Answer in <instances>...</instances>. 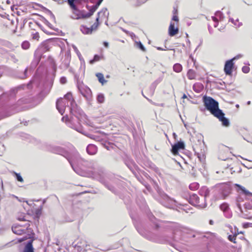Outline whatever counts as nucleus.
Listing matches in <instances>:
<instances>
[{"mask_svg": "<svg viewBox=\"0 0 252 252\" xmlns=\"http://www.w3.org/2000/svg\"><path fill=\"white\" fill-rule=\"evenodd\" d=\"M87 136L91 139H94L97 141H100L101 140V138L98 135L89 134L87 135Z\"/></svg>", "mask_w": 252, "mask_h": 252, "instance_id": "obj_34", "label": "nucleus"}, {"mask_svg": "<svg viewBox=\"0 0 252 252\" xmlns=\"http://www.w3.org/2000/svg\"><path fill=\"white\" fill-rule=\"evenodd\" d=\"M26 239V238H22V239H19L18 240V242H21L24 240H25Z\"/></svg>", "mask_w": 252, "mask_h": 252, "instance_id": "obj_60", "label": "nucleus"}, {"mask_svg": "<svg viewBox=\"0 0 252 252\" xmlns=\"http://www.w3.org/2000/svg\"><path fill=\"white\" fill-rule=\"evenodd\" d=\"M97 0H89V1L91 2V3H94L95 2V1H96ZM89 1V0H88V1Z\"/></svg>", "mask_w": 252, "mask_h": 252, "instance_id": "obj_61", "label": "nucleus"}, {"mask_svg": "<svg viewBox=\"0 0 252 252\" xmlns=\"http://www.w3.org/2000/svg\"><path fill=\"white\" fill-rule=\"evenodd\" d=\"M242 71L245 73H247L250 71V68L247 66H244L242 67Z\"/></svg>", "mask_w": 252, "mask_h": 252, "instance_id": "obj_45", "label": "nucleus"}, {"mask_svg": "<svg viewBox=\"0 0 252 252\" xmlns=\"http://www.w3.org/2000/svg\"><path fill=\"white\" fill-rule=\"evenodd\" d=\"M237 206L239 208V209L241 210V207L240 204L238 203L237 204Z\"/></svg>", "mask_w": 252, "mask_h": 252, "instance_id": "obj_62", "label": "nucleus"}, {"mask_svg": "<svg viewBox=\"0 0 252 252\" xmlns=\"http://www.w3.org/2000/svg\"><path fill=\"white\" fill-rule=\"evenodd\" d=\"M88 2V0H66V1L72 10V15L70 18L73 19L79 20L87 19L91 17L89 12L85 13L84 10H80L78 5L81 2Z\"/></svg>", "mask_w": 252, "mask_h": 252, "instance_id": "obj_3", "label": "nucleus"}, {"mask_svg": "<svg viewBox=\"0 0 252 252\" xmlns=\"http://www.w3.org/2000/svg\"><path fill=\"white\" fill-rule=\"evenodd\" d=\"M56 149V153L65 157L68 161L73 170L76 172H77L76 167L81 168L82 166L87 167L89 165L88 161L80 157L78 153L71 156L65 152L61 147H58Z\"/></svg>", "mask_w": 252, "mask_h": 252, "instance_id": "obj_2", "label": "nucleus"}, {"mask_svg": "<svg viewBox=\"0 0 252 252\" xmlns=\"http://www.w3.org/2000/svg\"><path fill=\"white\" fill-rule=\"evenodd\" d=\"M212 19L215 22H219V20L218 18L216 16H212L211 17Z\"/></svg>", "mask_w": 252, "mask_h": 252, "instance_id": "obj_53", "label": "nucleus"}, {"mask_svg": "<svg viewBox=\"0 0 252 252\" xmlns=\"http://www.w3.org/2000/svg\"><path fill=\"white\" fill-rule=\"evenodd\" d=\"M43 209V205H41L38 208L36 209L33 213L34 219H37V220L40 218Z\"/></svg>", "mask_w": 252, "mask_h": 252, "instance_id": "obj_22", "label": "nucleus"}, {"mask_svg": "<svg viewBox=\"0 0 252 252\" xmlns=\"http://www.w3.org/2000/svg\"><path fill=\"white\" fill-rule=\"evenodd\" d=\"M236 235H229L228 236V239L231 241V242H233V243H235V239H236Z\"/></svg>", "mask_w": 252, "mask_h": 252, "instance_id": "obj_46", "label": "nucleus"}, {"mask_svg": "<svg viewBox=\"0 0 252 252\" xmlns=\"http://www.w3.org/2000/svg\"><path fill=\"white\" fill-rule=\"evenodd\" d=\"M32 83V82L31 81L26 86L28 89H30L31 88Z\"/></svg>", "mask_w": 252, "mask_h": 252, "instance_id": "obj_55", "label": "nucleus"}, {"mask_svg": "<svg viewBox=\"0 0 252 252\" xmlns=\"http://www.w3.org/2000/svg\"><path fill=\"white\" fill-rule=\"evenodd\" d=\"M65 119V120H66V121H68V123L67 124V125H68L69 126H70V127H71L72 128H73V129H75L76 131H78V132H80V133H82V131H81V128H78L77 127V126H71L70 125V124L72 125V123H73V124H74L76 121L78 122V117H75V118H71V119L70 120H69V119H68V117H67V116H66L65 117H63L62 118V120L63 121H64V120Z\"/></svg>", "mask_w": 252, "mask_h": 252, "instance_id": "obj_13", "label": "nucleus"}, {"mask_svg": "<svg viewBox=\"0 0 252 252\" xmlns=\"http://www.w3.org/2000/svg\"><path fill=\"white\" fill-rule=\"evenodd\" d=\"M68 102L65 100H63L62 98H59L56 102V108L61 115H63L65 107H69Z\"/></svg>", "mask_w": 252, "mask_h": 252, "instance_id": "obj_8", "label": "nucleus"}, {"mask_svg": "<svg viewBox=\"0 0 252 252\" xmlns=\"http://www.w3.org/2000/svg\"><path fill=\"white\" fill-rule=\"evenodd\" d=\"M172 19V20L176 21V22H178V21H179L178 17L177 15H174L173 16Z\"/></svg>", "mask_w": 252, "mask_h": 252, "instance_id": "obj_52", "label": "nucleus"}, {"mask_svg": "<svg viewBox=\"0 0 252 252\" xmlns=\"http://www.w3.org/2000/svg\"><path fill=\"white\" fill-rule=\"evenodd\" d=\"M229 21L230 22H232L233 24H234V25H236V22L238 21V19H237L235 21L232 18H229Z\"/></svg>", "mask_w": 252, "mask_h": 252, "instance_id": "obj_50", "label": "nucleus"}, {"mask_svg": "<svg viewBox=\"0 0 252 252\" xmlns=\"http://www.w3.org/2000/svg\"><path fill=\"white\" fill-rule=\"evenodd\" d=\"M173 70L174 71H175L176 72H180L182 70V66L181 64L180 63H175L174 65H173Z\"/></svg>", "mask_w": 252, "mask_h": 252, "instance_id": "obj_31", "label": "nucleus"}, {"mask_svg": "<svg viewBox=\"0 0 252 252\" xmlns=\"http://www.w3.org/2000/svg\"><path fill=\"white\" fill-rule=\"evenodd\" d=\"M27 72H28V68H26L25 71H24V76L23 77H21L22 79H25L26 78H27Z\"/></svg>", "mask_w": 252, "mask_h": 252, "instance_id": "obj_49", "label": "nucleus"}, {"mask_svg": "<svg viewBox=\"0 0 252 252\" xmlns=\"http://www.w3.org/2000/svg\"><path fill=\"white\" fill-rule=\"evenodd\" d=\"M98 25H99L98 21L96 22V21L95 20V22L90 28V29L92 30V32L93 30L96 29L97 28Z\"/></svg>", "mask_w": 252, "mask_h": 252, "instance_id": "obj_43", "label": "nucleus"}, {"mask_svg": "<svg viewBox=\"0 0 252 252\" xmlns=\"http://www.w3.org/2000/svg\"><path fill=\"white\" fill-rule=\"evenodd\" d=\"M187 76L190 80L194 79L195 77V72L193 69H189L187 73Z\"/></svg>", "mask_w": 252, "mask_h": 252, "instance_id": "obj_30", "label": "nucleus"}, {"mask_svg": "<svg viewBox=\"0 0 252 252\" xmlns=\"http://www.w3.org/2000/svg\"><path fill=\"white\" fill-rule=\"evenodd\" d=\"M203 86L200 83H197L193 85V89L196 93H199L203 89Z\"/></svg>", "mask_w": 252, "mask_h": 252, "instance_id": "obj_24", "label": "nucleus"}, {"mask_svg": "<svg viewBox=\"0 0 252 252\" xmlns=\"http://www.w3.org/2000/svg\"><path fill=\"white\" fill-rule=\"evenodd\" d=\"M103 0H97L95 4L93 5L91 7H90L89 5H87V8L89 10V12L90 13V15L91 16L93 15L94 13L96 11V10L98 8L100 4L101 3Z\"/></svg>", "mask_w": 252, "mask_h": 252, "instance_id": "obj_17", "label": "nucleus"}, {"mask_svg": "<svg viewBox=\"0 0 252 252\" xmlns=\"http://www.w3.org/2000/svg\"><path fill=\"white\" fill-rule=\"evenodd\" d=\"M109 13L107 8H103L101 10L97 13V17L96 18V22L99 21V19L106 18L108 19Z\"/></svg>", "mask_w": 252, "mask_h": 252, "instance_id": "obj_14", "label": "nucleus"}, {"mask_svg": "<svg viewBox=\"0 0 252 252\" xmlns=\"http://www.w3.org/2000/svg\"><path fill=\"white\" fill-rule=\"evenodd\" d=\"M103 0H97L95 4L93 5L91 7H90L89 5H87V8L89 10V12L90 13V15L91 16L93 15L94 13L96 11V10L98 8L100 4L101 3Z\"/></svg>", "mask_w": 252, "mask_h": 252, "instance_id": "obj_18", "label": "nucleus"}, {"mask_svg": "<svg viewBox=\"0 0 252 252\" xmlns=\"http://www.w3.org/2000/svg\"><path fill=\"white\" fill-rule=\"evenodd\" d=\"M26 202L27 203L28 205L31 206H32V205H35V204H34L33 202L30 203L28 201H26Z\"/></svg>", "mask_w": 252, "mask_h": 252, "instance_id": "obj_56", "label": "nucleus"}, {"mask_svg": "<svg viewBox=\"0 0 252 252\" xmlns=\"http://www.w3.org/2000/svg\"><path fill=\"white\" fill-rule=\"evenodd\" d=\"M215 16L219 17L220 20H222L224 18L223 13L220 11H217L215 12Z\"/></svg>", "mask_w": 252, "mask_h": 252, "instance_id": "obj_40", "label": "nucleus"}, {"mask_svg": "<svg viewBox=\"0 0 252 252\" xmlns=\"http://www.w3.org/2000/svg\"><path fill=\"white\" fill-rule=\"evenodd\" d=\"M25 229L24 228H21L20 226H14L12 227L13 232L18 235H21L24 232Z\"/></svg>", "mask_w": 252, "mask_h": 252, "instance_id": "obj_23", "label": "nucleus"}, {"mask_svg": "<svg viewBox=\"0 0 252 252\" xmlns=\"http://www.w3.org/2000/svg\"><path fill=\"white\" fill-rule=\"evenodd\" d=\"M100 60V56L98 55H95L92 60L90 61L91 64H93L94 62L98 61Z\"/></svg>", "mask_w": 252, "mask_h": 252, "instance_id": "obj_36", "label": "nucleus"}, {"mask_svg": "<svg viewBox=\"0 0 252 252\" xmlns=\"http://www.w3.org/2000/svg\"><path fill=\"white\" fill-rule=\"evenodd\" d=\"M41 7L45 11H46V12H47L48 13H49L51 17L53 18L54 19H55V17L54 16V15L52 13V12L49 9H48L47 8H46V7L43 6H41Z\"/></svg>", "mask_w": 252, "mask_h": 252, "instance_id": "obj_39", "label": "nucleus"}, {"mask_svg": "<svg viewBox=\"0 0 252 252\" xmlns=\"http://www.w3.org/2000/svg\"><path fill=\"white\" fill-rule=\"evenodd\" d=\"M18 220H22V221H24V220H26V219H25L24 217H22V218H19L18 219Z\"/></svg>", "mask_w": 252, "mask_h": 252, "instance_id": "obj_57", "label": "nucleus"}, {"mask_svg": "<svg viewBox=\"0 0 252 252\" xmlns=\"http://www.w3.org/2000/svg\"><path fill=\"white\" fill-rule=\"evenodd\" d=\"M99 181L103 184L109 190L112 192L115 191V188L113 186L109 185V184L103 179H100Z\"/></svg>", "mask_w": 252, "mask_h": 252, "instance_id": "obj_26", "label": "nucleus"}, {"mask_svg": "<svg viewBox=\"0 0 252 252\" xmlns=\"http://www.w3.org/2000/svg\"><path fill=\"white\" fill-rule=\"evenodd\" d=\"M60 83L62 84H64L66 83L67 80L65 77L63 76L60 78Z\"/></svg>", "mask_w": 252, "mask_h": 252, "instance_id": "obj_47", "label": "nucleus"}, {"mask_svg": "<svg viewBox=\"0 0 252 252\" xmlns=\"http://www.w3.org/2000/svg\"><path fill=\"white\" fill-rule=\"evenodd\" d=\"M27 102V100L24 98L19 99L16 104L8 107H4L0 109V120L8 117L13 114L21 111V109L17 106Z\"/></svg>", "mask_w": 252, "mask_h": 252, "instance_id": "obj_4", "label": "nucleus"}, {"mask_svg": "<svg viewBox=\"0 0 252 252\" xmlns=\"http://www.w3.org/2000/svg\"><path fill=\"white\" fill-rule=\"evenodd\" d=\"M39 38V33L38 32H36L32 34V38L33 39L38 40Z\"/></svg>", "mask_w": 252, "mask_h": 252, "instance_id": "obj_48", "label": "nucleus"}, {"mask_svg": "<svg viewBox=\"0 0 252 252\" xmlns=\"http://www.w3.org/2000/svg\"><path fill=\"white\" fill-rule=\"evenodd\" d=\"M146 1H147V0H142L141 2H140L138 0L136 5L139 6V5H141V4L145 3Z\"/></svg>", "mask_w": 252, "mask_h": 252, "instance_id": "obj_51", "label": "nucleus"}, {"mask_svg": "<svg viewBox=\"0 0 252 252\" xmlns=\"http://www.w3.org/2000/svg\"><path fill=\"white\" fill-rule=\"evenodd\" d=\"M173 135L174 138H176V137L177 136L175 133H173Z\"/></svg>", "mask_w": 252, "mask_h": 252, "instance_id": "obj_64", "label": "nucleus"}, {"mask_svg": "<svg viewBox=\"0 0 252 252\" xmlns=\"http://www.w3.org/2000/svg\"><path fill=\"white\" fill-rule=\"evenodd\" d=\"M9 57L10 58V59L14 63H16L18 61V60L16 58L15 56L13 54H11L9 55Z\"/></svg>", "mask_w": 252, "mask_h": 252, "instance_id": "obj_44", "label": "nucleus"}, {"mask_svg": "<svg viewBox=\"0 0 252 252\" xmlns=\"http://www.w3.org/2000/svg\"><path fill=\"white\" fill-rule=\"evenodd\" d=\"M185 148V143L183 141H180L172 145L171 151L174 155H177L178 154L180 150H184Z\"/></svg>", "mask_w": 252, "mask_h": 252, "instance_id": "obj_9", "label": "nucleus"}, {"mask_svg": "<svg viewBox=\"0 0 252 252\" xmlns=\"http://www.w3.org/2000/svg\"><path fill=\"white\" fill-rule=\"evenodd\" d=\"M63 100H65L69 103L70 106L69 109L71 113H72L73 110L76 106V104L75 103V100L72 97V94L71 93H68L64 95V99Z\"/></svg>", "mask_w": 252, "mask_h": 252, "instance_id": "obj_12", "label": "nucleus"}, {"mask_svg": "<svg viewBox=\"0 0 252 252\" xmlns=\"http://www.w3.org/2000/svg\"><path fill=\"white\" fill-rule=\"evenodd\" d=\"M157 49L158 50H160V51H163V50H165V49L162 48L161 47H157Z\"/></svg>", "mask_w": 252, "mask_h": 252, "instance_id": "obj_59", "label": "nucleus"}, {"mask_svg": "<svg viewBox=\"0 0 252 252\" xmlns=\"http://www.w3.org/2000/svg\"><path fill=\"white\" fill-rule=\"evenodd\" d=\"M199 187V185L197 183H193L189 185V188L190 190H195L197 189Z\"/></svg>", "mask_w": 252, "mask_h": 252, "instance_id": "obj_32", "label": "nucleus"}, {"mask_svg": "<svg viewBox=\"0 0 252 252\" xmlns=\"http://www.w3.org/2000/svg\"><path fill=\"white\" fill-rule=\"evenodd\" d=\"M137 46L138 48H139L140 50H141L142 51H145L146 49L144 45L142 44V43L139 41L138 42H137Z\"/></svg>", "mask_w": 252, "mask_h": 252, "instance_id": "obj_42", "label": "nucleus"}, {"mask_svg": "<svg viewBox=\"0 0 252 252\" xmlns=\"http://www.w3.org/2000/svg\"><path fill=\"white\" fill-rule=\"evenodd\" d=\"M221 197L225 199L231 193V188L229 183H223L220 186Z\"/></svg>", "mask_w": 252, "mask_h": 252, "instance_id": "obj_6", "label": "nucleus"}, {"mask_svg": "<svg viewBox=\"0 0 252 252\" xmlns=\"http://www.w3.org/2000/svg\"><path fill=\"white\" fill-rule=\"evenodd\" d=\"M14 174L15 175V178L18 181L20 182H23V179L20 173L14 172Z\"/></svg>", "mask_w": 252, "mask_h": 252, "instance_id": "obj_38", "label": "nucleus"}, {"mask_svg": "<svg viewBox=\"0 0 252 252\" xmlns=\"http://www.w3.org/2000/svg\"><path fill=\"white\" fill-rule=\"evenodd\" d=\"M23 252H34L32 241L28 242L26 245Z\"/></svg>", "mask_w": 252, "mask_h": 252, "instance_id": "obj_27", "label": "nucleus"}, {"mask_svg": "<svg viewBox=\"0 0 252 252\" xmlns=\"http://www.w3.org/2000/svg\"><path fill=\"white\" fill-rule=\"evenodd\" d=\"M33 14L39 16L42 18L43 21L49 27H51L50 26L51 25V24L43 16L36 13H34Z\"/></svg>", "mask_w": 252, "mask_h": 252, "instance_id": "obj_41", "label": "nucleus"}, {"mask_svg": "<svg viewBox=\"0 0 252 252\" xmlns=\"http://www.w3.org/2000/svg\"><path fill=\"white\" fill-rule=\"evenodd\" d=\"M77 88L82 95L87 99L89 98L91 96L92 91L89 87L84 86L81 83L78 82Z\"/></svg>", "mask_w": 252, "mask_h": 252, "instance_id": "obj_7", "label": "nucleus"}, {"mask_svg": "<svg viewBox=\"0 0 252 252\" xmlns=\"http://www.w3.org/2000/svg\"><path fill=\"white\" fill-rule=\"evenodd\" d=\"M179 32V29L175 27V24L171 22L168 28V34L170 36H174Z\"/></svg>", "mask_w": 252, "mask_h": 252, "instance_id": "obj_16", "label": "nucleus"}, {"mask_svg": "<svg viewBox=\"0 0 252 252\" xmlns=\"http://www.w3.org/2000/svg\"><path fill=\"white\" fill-rule=\"evenodd\" d=\"M29 26H30V27H32V22H29Z\"/></svg>", "mask_w": 252, "mask_h": 252, "instance_id": "obj_63", "label": "nucleus"}, {"mask_svg": "<svg viewBox=\"0 0 252 252\" xmlns=\"http://www.w3.org/2000/svg\"><path fill=\"white\" fill-rule=\"evenodd\" d=\"M161 81V80L158 79L157 80H156L154 82L152 83L151 86V88L152 89V93L153 94L154 92L155 91V89H156L157 85Z\"/></svg>", "mask_w": 252, "mask_h": 252, "instance_id": "obj_33", "label": "nucleus"}, {"mask_svg": "<svg viewBox=\"0 0 252 252\" xmlns=\"http://www.w3.org/2000/svg\"><path fill=\"white\" fill-rule=\"evenodd\" d=\"M99 181L103 184L109 190L112 192L115 191V188L113 186L109 185V184L103 179H100Z\"/></svg>", "mask_w": 252, "mask_h": 252, "instance_id": "obj_25", "label": "nucleus"}, {"mask_svg": "<svg viewBox=\"0 0 252 252\" xmlns=\"http://www.w3.org/2000/svg\"><path fill=\"white\" fill-rule=\"evenodd\" d=\"M22 47L24 49H28L30 46V43L27 41H25L22 43Z\"/></svg>", "mask_w": 252, "mask_h": 252, "instance_id": "obj_37", "label": "nucleus"}, {"mask_svg": "<svg viewBox=\"0 0 252 252\" xmlns=\"http://www.w3.org/2000/svg\"><path fill=\"white\" fill-rule=\"evenodd\" d=\"M103 44L104 46V47H105L106 48H108V47H109V43L108 42L104 41L103 43Z\"/></svg>", "mask_w": 252, "mask_h": 252, "instance_id": "obj_54", "label": "nucleus"}, {"mask_svg": "<svg viewBox=\"0 0 252 252\" xmlns=\"http://www.w3.org/2000/svg\"><path fill=\"white\" fill-rule=\"evenodd\" d=\"M80 30L84 34H91L92 32L90 28H88L87 26L84 25L81 26Z\"/></svg>", "mask_w": 252, "mask_h": 252, "instance_id": "obj_28", "label": "nucleus"}, {"mask_svg": "<svg viewBox=\"0 0 252 252\" xmlns=\"http://www.w3.org/2000/svg\"><path fill=\"white\" fill-rule=\"evenodd\" d=\"M160 203L165 207L169 208L175 209L177 206V202L166 194L162 195Z\"/></svg>", "mask_w": 252, "mask_h": 252, "instance_id": "obj_5", "label": "nucleus"}, {"mask_svg": "<svg viewBox=\"0 0 252 252\" xmlns=\"http://www.w3.org/2000/svg\"><path fill=\"white\" fill-rule=\"evenodd\" d=\"M234 67L233 59L227 60L224 64V71L226 75H231Z\"/></svg>", "mask_w": 252, "mask_h": 252, "instance_id": "obj_11", "label": "nucleus"}, {"mask_svg": "<svg viewBox=\"0 0 252 252\" xmlns=\"http://www.w3.org/2000/svg\"><path fill=\"white\" fill-rule=\"evenodd\" d=\"M220 207L221 210L223 212L225 217L228 219L230 218L231 216V213L229 210L228 204L226 203H223L220 205Z\"/></svg>", "mask_w": 252, "mask_h": 252, "instance_id": "obj_15", "label": "nucleus"}, {"mask_svg": "<svg viewBox=\"0 0 252 252\" xmlns=\"http://www.w3.org/2000/svg\"><path fill=\"white\" fill-rule=\"evenodd\" d=\"M86 150L89 155H94L97 152V147L94 144H89L87 146Z\"/></svg>", "mask_w": 252, "mask_h": 252, "instance_id": "obj_20", "label": "nucleus"}, {"mask_svg": "<svg viewBox=\"0 0 252 252\" xmlns=\"http://www.w3.org/2000/svg\"><path fill=\"white\" fill-rule=\"evenodd\" d=\"M234 186L237 188L236 190L238 192L241 191V193H243L246 195H250L252 196V193L247 190L244 187L241 185L235 184Z\"/></svg>", "mask_w": 252, "mask_h": 252, "instance_id": "obj_19", "label": "nucleus"}, {"mask_svg": "<svg viewBox=\"0 0 252 252\" xmlns=\"http://www.w3.org/2000/svg\"><path fill=\"white\" fill-rule=\"evenodd\" d=\"M97 100L100 103H103L104 101V96L102 94H99L97 96Z\"/></svg>", "mask_w": 252, "mask_h": 252, "instance_id": "obj_35", "label": "nucleus"}, {"mask_svg": "<svg viewBox=\"0 0 252 252\" xmlns=\"http://www.w3.org/2000/svg\"><path fill=\"white\" fill-rule=\"evenodd\" d=\"M96 76L97 77L99 82L101 83L102 85L104 84L107 81L104 79L103 74L101 73H97Z\"/></svg>", "mask_w": 252, "mask_h": 252, "instance_id": "obj_29", "label": "nucleus"}, {"mask_svg": "<svg viewBox=\"0 0 252 252\" xmlns=\"http://www.w3.org/2000/svg\"><path fill=\"white\" fill-rule=\"evenodd\" d=\"M189 202L194 205L198 206L201 208L206 207L207 205L205 202L203 204H199V198L197 195L195 193H192L190 195Z\"/></svg>", "mask_w": 252, "mask_h": 252, "instance_id": "obj_10", "label": "nucleus"}, {"mask_svg": "<svg viewBox=\"0 0 252 252\" xmlns=\"http://www.w3.org/2000/svg\"><path fill=\"white\" fill-rule=\"evenodd\" d=\"M200 195L203 196L204 200L205 201L206 198L209 196L210 190L206 187L202 188L199 191Z\"/></svg>", "mask_w": 252, "mask_h": 252, "instance_id": "obj_21", "label": "nucleus"}, {"mask_svg": "<svg viewBox=\"0 0 252 252\" xmlns=\"http://www.w3.org/2000/svg\"><path fill=\"white\" fill-rule=\"evenodd\" d=\"M104 147L107 150H110V147L107 145H104Z\"/></svg>", "mask_w": 252, "mask_h": 252, "instance_id": "obj_58", "label": "nucleus"}, {"mask_svg": "<svg viewBox=\"0 0 252 252\" xmlns=\"http://www.w3.org/2000/svg\"><path fill=\"white\" fill-rule=\"evenodd\" d=\"M204 105L211 114L219 119L223 126L228 127L230 125L229 120L225 117V114L219 108V102L213 98L204 96L203 97Z\"/></svg>", "mask_w": 252, "mask_h": 252, "instance_id": "obj_1", "label": "nucleus"}]
</instances>
